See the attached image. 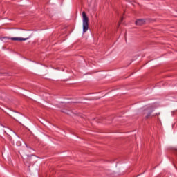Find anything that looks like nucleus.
I'll return each mask as SVG.
<instances>
[{
	"label": "nucleus",
	"mask_w": 177,
	"mask_h": 177,
	"mask_svg": "<svg viewBox=\"0 0 177 177\" xmlns=\"http://www.w3.org/2000/svg\"><path fill=\"white\" fill-rule=\"evenodd\" d=\"M124 20V18L122 17L119 21L118 26H120L121 24V23H122V21Z\"/></svg>",
	"instance_id": "obj_5"
},
{
	"label": "nucleus",
	"mask_w": 177,
	"mask_h": 177,
	"mask_svg": "<svg viewBox=\"0 0 177 177\" xmlns=\"http://www.w3.org/2000/svg\"><path fill=\"white\" fill-rule=\"evenodd\" d=\"M82 17H83V32L85 33L88 31L89 28V18L86 16V13L85 11L82 12Z\"/></svg>",
	"instance_id": "obj_1"
},
{
	"label": "nucleus",
	"mask_w": 177,
	"mask_h": 177,
	"mask_svg": "<svg viewBox=\"0 0 177 177\" xmlns=\"http://www.w3.org/2000/svg\"><path fill=\"white\" fill-rule=\"evenodd\" d=\"M151 113H153V111H151L147 113V115L145 116L146 120H147L148 118H150V117H151Z\"/></svg>",
	"instance_id": "obj_4"
},
{
	"label": "nucleus",
	"mask_w": 177,
	"mask_h": 177,
	"mask_svg": "<svg viewBox=\"0 0 177 177\" xmlns=\"http://www.w3.org/2000/svg\"><path fill=\"white\" fill-rule=\"evenodd\" d=\"M26 38H20V37H12V41H26Z\"/></svg>",
	"instance_id": "obj_3"
},
{
	"label": "nucleus",
	"mask_w": 177,
	"mask_h": 177,
	"mask_svg": "<svg viewBox=\"0 0 177 177\" xmlns=\"http://www.w3.org/2000/svg\"><path fill=\"white\" fill-rule=\"evenodd\" d=\"M146 23V21L145 19H137L136 21V26H143Z\"/></svg>",
	"instance_id": "obj_2"
}]
</instances>
